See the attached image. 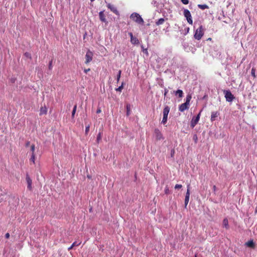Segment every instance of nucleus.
<instances>
[{"instance_id":"8fccbe9b","label":"nucleus","mask_w":257,"mask_h":257,"mask_svg":"<svg viewBox=\"0 0 257 257\" xmlns=\"http://www.w3.org/2000/svg\"><path fill=\"white\" fill-rule=\"evenodd\" d=\"M91 210H92V208H90L89 209V211H90V212H91Z\"/></svg>"},{"instance_id":"473e14b6","label":"nucleus","mask_w":257,"mask_h":257,"mask_svg":"<svg viewBox=\"0 0 257 257\" xmlns=\"http://www.w3.org/2000/svg\"><path fill=\"white\" fill-rule=\"evenodd\" d=\"M81 242H77L76 241H75L72 244V245L74 247L75 246H78L80 244Z\"/></svg>"},{"instance_id":"cd10ccee","label":"nucleus","mask_w":257,"mask_h":257,"mask_svg":"<svg viewBox=\"0 0 257 257\" xmlns=\"http://www.w3.org/2000/svg\"><path fill=\"white\" fill-rule=\"evenodd\" d=\"M251 76L253 78H255L256 77V75H255V68H252L251 69Z\"/></svg>"},{"instance_id":"a19ab883","label":"nucleus","mask_w":257,"mask_h":257,"mask_svg":"<svg viewBox=\"0 0 257 257\" xmlns=\"http://www.w3.org/2000/svg\"><path fill=\"white\" fill-rule=\"evenodd\" d=\"M193 139L195 141V142L196 143L197 141V137L196 135L194 136Z\"/></svg>"},{"instance_id":"4c0bfd02","label":"nucleus","mask_w":257,"mask_h":257,"mask_svg":"<svg viewBox=\"0 0 257 257\" xmlns=\"http://www.w3.org/2000/svg\"><path fill=\"white\" fill-rule=\"evenodd\" d=\"M168 92V90L166 88H164V96L165 97Z\"/></svg>"},{"instance_id":"5701e85b","label":"nucleus","mask_w":257,"mask_h":257,"mask_svg":"<svg viewBox=\"0 0 257 257\" xmlns=\"http://www.w3.org/2000/svg\"><path fill=\"white\" fill-rule=\"evenodd\" d=\"M124 85V83L123 82H122L121 83V84L120 86H119L118 87L115 88V91H118V92H121Z\"/></svg>"},{"instance_id":"1a4fd4ad","label":"nucleus","mask_w":257,"mask_h":257,"mask_svg":"<svg viewBox=\"0 0 257 257\" xmlns=\"http://www.w3.org/2000/svg\"><path fill=\"white\" fill-rule=\"evenodd\" d=\"M154 135L157 140H161L164 139V137L162 133L158 128L155 129Z\"/></svg>"},{"instance_id":"ddd939ff","label":"nucleus","mask_w":257,"mask_h":257,"mask_svg":"<svg viewBox=\"0 0 257 257\" xmlns=\"http://www.w3.org/2000/svg\"><path fill=\"white\" fill-rule=\"evenodd\" d=\"M99 17L100 20L101 22H104L106 24H107L108 23L105 18V16L104 14L103 11H100L99 13Z\"/></svg>"},{"instance_id":"9d476101","label":"nucleus","mask_w":257,"mask_h":257,"mask_svg":"<svg viewBox=\"0 0 257 257\" xmlns=\"http://www.w3.org/2000/svg\"><path fill=\"white\" fill-rule=\"evenodd\" d=\"M131 37V42L134 45L138 44L139 43V41L138 38L135 37H134L133 33L130 32L128 33Z\"/></svg>"},{"instance_id":"603ef678","label":"nucleus","mask_w":257,"mask_h":257,"mask_svg":"<svg viewBox=\"0 0 257 257\" xmlns=\"http://www.w3.org/2000/svg\"><path fill=\"white\" fill-rule=\"evenodd\" d=\"M189 28H188V29H186V31H189Z\"/></svg>"},{"instance_id":"2f4dec72","label":"nucleus","mask_w":257,"mask_h":257,"mask_svg":"<svg viewBox=\"0 0 257 257\" xmlns=\"http://www.w3.org/2000/svg\"><path fill=\"white\" fill-rule=\"evenodd\" d=\"M24 55L28 58H30L31 59V55L30 53H29V52H26L25 54H24Z\"/></svg>"},{"instance_id":"6e6552de","label":"nucleus","mask_w":257,"mask_h":257,"mask_svg":"<svg viewBox=\"0 0 257 257\" xmlns=\"http://www.w3.org/2000/svg\"><path fill=\"white\" fill-rule=\"evenodd\" d=\"M93 56V54L92 52H91L90 50H88L87 51L86 54L85 55L86 60H85V63L88 64L89 62H90L92 60Z\"/></svg>"},{"instance_id":"412c9836","label":"nucleus","mask_w":257,"mask_h":257,"mask_svg":"<svg viewBox=\"0 0 257 257\" xmlns=\"http://www.w3.org/2000/svg\"><path fill=\"white\" fill-rule=\"evenodd\" d=\"M198 7L201 10H205V9H208L209 8L208 6L206 4H203V5L199 4V5H198Z\"/></svg>"},{"instance_id":"6ab92c4d","label":"nucleus","mask_w":257,"mask_h":257,"mask_svg":"<svg viewBox=\"0 0 257 257\" xmlns=\"http://www.w3.org/2000/svg\"><path fill=\"white\" fill-rule=\"evenodd\" d=\"M165 22V19L164 18H160L156 21V25L159 26L162 25Z\"/></svg>"},{"instance_id":"4be33fe9","label":"nucleus","mask_w":257,"mask_h":257,"mask_svg":"<svg viewBox=\"0 0 257 257\" xmlns=\"http://www.w3.org/2000/svg\"><path fill=\"white\" fill-rule=\"evenodd\" d=\"M245 244L247 246L250 247H253L254 246V242L252 240H249V241H247V242H246Z\"/></svg>"},{"instance_id":"f257e3e1","label":"nucleus","mask_w":257,"mask_h":257,"mask_svg":"<svg viewBox=\"0 0 257 257\" xmlns=\"http://www.w3.org/2000/svg\"><path fill=\"white\" fill-rule=\"evenodd\" d=\"M191 98L192 96L191 94H188L186 96L185 102L179 105V110L180 111L183 112L189 108V103Z\"/></svg>"},{"instance_id":"a211bd4d","label":"nucleus","mask_w":257,"mask_h":257,"mask_svg":"<svg viewBox=\"0 0 257 257\" xmlns=\"http://www.w3.org/2000/svg\"><path fill=\"white\" fill-rule=\"evenodd\" d=\"M223 227L227 229L229 228L228 221L226 218L223 220Z\"/></svg>"},{"instance_id":"393cba45","label":"nucleus","mask_w":257,"mask_h":257,"mask_svg":"<svg viewBox=\"0 0 257 257\" xmlns=\"http://www.w3.org/2000/svg\"><path fill=\"white\" fill-rule=\"evenodd\" d=\"M101 140V133L99 132L97 136V138H96L97 143L98 144Z\"/></svg>"},{"instance_id":"7c9ffc66","label":"nucleus","mask_w":257,"mask_h":257,"mask_svg":"<svg viewBox=\"0 0 257 257\" xmlns=\"http://www.w3.org/2000/svg\"><path fill=\"white\" fill-rule=\"evenodd\" d=\"M35 146L34 145H32L31 147V151L32 153H35Z\"/></svg>"},{"instance_id":"49530a36","label":"nucleus","mask_w":257,"mask_h":257,"mask_svg":"<svg viewBox=\"0 0 257 257\" xmlns=\"http://www.w3.org/2000/svg\"><path fill=\"white\" fill-rule=\"evenodd\" d=\"M160 86L162 88H165L163 83H159Z\"/></svg>"},{"instance_id":"58836bf2","label":"nucleus","mask_w":257,"mask_h":257,"mask_svg":"<svg viewBox=\"0 0 257 257\" xmlns=\"http://www.w3.org/2000/svg\"><path fill=\"white\" fill-rule=\"evenodd\" d=\"M175 154V151L174 150H172L171 152V157H173Z\"/></svg>"},{"instance_id":"7ed1b4c3","label":"nucleus","mask_w":257,"mask_h":257,"mask_svg":"<svg viewBox=\"0 0 257 257\" xmlns=\"http://www.w3.org/2000/svg\"><path fill=\"white\" fill-rule=\"evenodd\" d=\"M203 35V27L202 25H200L199 27L195 30L194 37L195 39L199 40L201 39Z\"/></svg>"},{"instance_id":"f8f14e48","label":"nucleus","mask_w":257,"mask_h":257,"mask_svg":"<svg viewBox=\"0 0 257 257\" xmlns=\"http://www.w3.org/2000/svg\"><path fill=\"white\" fill-rule=\"evenodd\" d=\"M107 6L108 8L110 10V11L111 12H112L113 13H114L115 14L117 15H119L118 11H117L116 8H115L114 6L111 5L110 4H108Z\"/></svg>"},{"instance_id":"09e8293b","label":"nucleus","mask_w":257,"mask_h":257,"mask_svg":"<svg viewBox=\"0 0 257 257\" xmlns=\"http://www.w3.org/2000/svg\"><path fill=\"white\" fill-rule=\"evenodd\" d=\"M215 188H216V186H213V189H214V190H215Z\"/></svg>"},{"instance_id":"f3484780","label":"nucleus","mask_w":257,"mask_h":257,"mask_svg":"<svg viewBox=\"0 0 257 257\" xmlns=\"http://www.w3.org/2000/svg\"><path fill=\"white\" fill-rule=\"evenodd\" d=\"M175 94L176 95H178L179 98H181L183 96V92L181 89H178L177 91H175Z\"/></svg>"},{"instance_id":"dca6fc26","label":"nucleus","mask_w":257,"mask_h":257,"mask_svg":"<svg viewBox=\"0 0 257 257\" xmlns=\"http://www.w3.org/2000/svg\"><path fill=\"white\" fill-rule=\"evenodd\" d=\"M190 197V184L187 185V190L185 195V200L189 201Z\"/></svg>"},{"instance_id":"c9c22d12","label":"nucleus","mask_w":257,"mask_h":257,"mask_svg":"<svg viewBox=\"0 0 257 257\" xmlns=\"http://www.w3.org/2000/svg\"><path fill=\"white\" fill-rule=\"evenodd\" d=\"M181 1L184 5H187L189 3V0H181Z\"/></svg>"},{"instance_id":"9b49d317","label":"nucleus","mask_w":257,"mask_h":257,"mask_svg":"<svg viewBox=\"0 0 257 257\" xmlns=\"http://www.w3.org/2000/svg\"><path fill=\"white\" fill-rule=\"evenodd\" d=\"M26 181H27V183L28 184V186H27L28 189L29 190H31L32 188V179H31V178L30 177L29 175L28 174H27V175H26Z\"/></svg>"},{"instance_id":"e433bc0d","label":"nucleus","mask_w":257,"mask_h":257,"mask_svg":"<svg viewBox=\"0 0 257 257\" xmlns=\"http://www.w3.org/2000/svg\"><path fill=\"white\" fill-rule=\"evenodd\" d=\"M165 194H169V188H168L167 187H166L165 188Z\"/></svg>"},{"instance_id":"aec40b11","label":"nucleus","mask_w":257,"mask_h":257,"mask_svg":"<svg viewBox=\"0 0 257 257\" xmlns=\"http://www.w3.org/2000/svg\"><path fill=\"white\" fill-rule=\"evenodd\" d=\"M126 114L127 116H129L131 113V105L130 104H126Z\"/></svg>"},{"instance_id":"2eb2a0df","label":"nucleus","mask_w":257,"mask_h":257,"mask_svg":"<svg viewBox=\"0 0 257 257\" xmlns=\"http://www.w3.org/2000/svg\"><path fill=\"white\" fill-rule=\"evenodd\" d=\"M47 108L45 106L44 107H41L40 110V115H42L43 114H47Z\"/></svg>"},{"instance_id":"bb28decb","label":"nucleus","mask_w":257,"mask_h":257,"mask_svg":"<svg viewBox=\"0 0 257 257\" xmlns=\"http://www.w3.org/2000/svg\"><path fill=\"white\" fill-rule=\"evenodd\" d=\"M142 50L144 53L146 54L147 55H148V52L147 48H145L143 45H141Z\"/></svg>"},{"instance_id":"ea45409f","label":"nucleus","mask_w":257,"mask_h":257,"mask_svg":"<svg viewBox=\"0 0 257 257\" xmlns=\"http://www.w3.org/2000/svg\"><path fill=\"white\" fill-rule=\"evenodd\" d=\"M188 202H189V201L186 200H184L185 208H186V207L188 204Z\"/></svg>"},{"instance_id":"c03bdc74","label":"nucleus","mask_w":257,"mask_h":257,"mask_svg":"<svg viewBox=\"0 0 257 257\" xmlns=\"http://www.w3.org/2000/svg\"><path fill=\"white\" fill-rule=\"evenodd\" d=\"M30 142L29 141H28L26 143V147H28L30 145Z\"/></svg>"},{"instance_id":"4468645a","label":"nucleus","mask_w":257,"mask_h":257,"mask_svg":"<svg viewBox=\"0 0 257 257\" xmlns=\"http://www.w3.org/2000/svg\"><path fill=\"white\" fill-rule=\"evenodd\" d=\"M219 115V113L218 111H213L211 112V120L212 121H214L216 119V118Z\"/></svg>"},{"instance_id":"5fc2aeb1","label":"nucleus","mask_w":257,"mask_h":257,"mask_svg":"<svg viewBox=\"0 0 257 257\" xmlns=\"http://www.w3.org/2000/svg\"><path fill=\"white\" fill-rule=\"evenodd\" d=\"M255 213H257V210H255Z\"/></svg>"},{"instance_id":"423d86ee","label":"nucleus","mask_w":257,"mask_h":257,"mask_svg":"<svg viewBox=\"0 0 257 257\" xmlns=\"http://www.w3.org/2000/svg\"><path fill=\"white\" fill-rule=\"evenodd\" d=\"M184 16L186 18L187 22L191 25L193 24V20L192 19L190 11L187 9H184L183 11Z\"/></svg>"},{"instance_id":"72a5a7b5","label":"nucleus","mask_w":257,"mask_h":257,"mask_svg":"<svg viewBox=\"0 0 257 257\" xmlns=\"http://www.w3.org/2000/svg\"><path fill=\"white\" fill-rule=\"evenodd\" d=\"M48 68L49 70H51L52 68V60L50 61L49 63Z\"/></svg>"},{"instance_id":"0eeeda50","label":"nucleus","mask_w":257,"mask_h":257,"mask_svg":"<svg viewBox=\"0 0 257 257\" xmlns=\"http://www.w3.org/2000/svg\"><path fill=\"white\" fill-rule=\"evenodd\" d=\"M201 111L196 116H193L191 120L190 125L191 127L193 128L198 122L201 114Z\"/></svg>"},{"instance_id":"c85d7f7f","label":"nucleus","mask_w":257,"mask_h":257,"mask_svg":"<svg viewBox=\"0 0 257 257\" xmlns=\"http://www.w3.org/2000/svg\"><path fill=\"white\" fill-rule=\"evenodd\" d=\"M121 70H119L118 72V73L117 74V76H116V80H117V82H118L120 79V76H121Z\"/></svg>"},{"instance_id":"20e7f679","label":"nucleus","mask_w":257,"mask_h":257,"mask_svg":"<svg viewBox=\"0 0 257 257\" xmlns=\"http://www.w3.org/2000/svg\"><path fill=\"white\" fill-rule=\"evenodd\" d=\"M170 107L168 105L165 106L163 109V119H162V120L161 122V123H163V124H165L167 121L168 115L170 112Z\"/></svg>"},{"instance_id":"de8ad7c7","label":"nucleus","mask_w":257,"mask_h":257,"mask_svg":"<svg viewBox=\"0 0 257 257\" xmlns=\"http://www.w3.org/2000/svg\"><path fill=\"white\" fill-rule=\"evenodd\" d=\"M73 246L71 245L69 247H68V249L69 250L73 248Z\"/></svg>"},{"instance_id":"79ce46f5","label":"nucleus","mask_w":257,"mask_h":257,"mask_svg":"<svg viewBox=\"0 0 257 257\" xmlns=\"http://www.w3.org/2000/svg\"><path fill=\"white\" fill-rule=\"evenodd\" d=\"M90 70V69L89 68H88V69H85L84 70V72L85 73H87Z\"/></svg>"},{"instance_id":"37998d69","label":"nucleus","mask_w":257,"mask_h":257,"mask_svg":"<svg viewBox=\"0 0 257 257\" xmlns=\"http://www.w3.org/2000/svg\"><path fill=\"white\" fill-rule=\"evenodd\" d=\"M10 237V234L9 233H7L5 235V237L6 238H9Z\"/></svg>"},{"instance_id":"3c124183","label":"nucleus","mask_w":257,"mask_h":257,"mask_svg":"<svg viewBox=\"0 0 257 257\" xmlns=\"http://www.w3.org/2000/svg\"><path fill=\"white\" fill-rule=\"evenodd\" d=\"M211 40V38H209L208 39V40Z\"/></svg>"},{"instance_id":"864d4df0","label":"nucleus","mask_w":257,"mask_h":257,"mask_svg":"<svg viewBox=\"0 0 257 257\" xmlns=\"http://www.w3.org/2000/svg\"><path fill=\"white\" fill-rule=\"evenodd\" d=\"M189 28H188V29H186V31H189Z\"/></svg>"},{"instance_id":"39448f33","label":"nucleus","mask_w":257,"mask_h":257,"mask_svg":"<svg viewBox=\"0 0 257 257\" xmlns=\"http://www.w3.org/2000/svg\"><path fill=\"white\" fill-rule=\"evenodd\" d=\"M223 93L224 94V97L227 101L232 102L233 100V99H234L235 97L231 93V91L229 90H224L223 91Z\"/></svg>"},{"instance_id":"f03ea898","label":"nucleus","mask_w":257,"mask_h":257,"mask_svg":"<svg viewBox=\"0 0 257 257\" xmlns=\"http://www.w3.org/2000/svg\"><path fill=\"white\" fill-rule=\"evenodd\" d=\"M130 18L139 24L143 25L144 23L143 18L140 14L137 13H133L130 16Z\"/></svg>"},{"instance_id":"a18cd8bd","label":"nucleus","mask_w":257,"mask_h":257,"mask_svg":"<svg viewBox=\"0 0 257 257\" xmlns=\"http://www.w3.org/2000/svg\"><path fill=\"white\" fill-rule=\"evenodd\" d=\"M101 110L100 108H98L96 110V113H99L101 112Z\"/></svg>"},{"instance_id":"f704fd0d","label":"nucleus","mask_w":257,"mask_h":257,"mask_svg":"<svg viewBox=\"0 0 257 257\" xmlns=\"http://www.w3.org/2000/svg\"><path fill=\"white\" fill-rule=\"evenodd\" d=\"M182 186L181 184H176L175 186V189H180L182 188Z\"/></svg>"},{"instance_id":"b1692460","label":"nucleus","mask_w":257,"mask_h":257,"mask_svg":"<svg viewBox=\"0 0 257 257\" xmlns=\"http://www.w3.org/2000/svg\"><path fill=\"white\" fill-rule=\"evenodd\" d=\"M76 109H77V104H75L74 106L72 111L71 116H72V118H73L74 117V115H75V112L76 111Z\"/></svg>"},{"instance_id":"a878e982","label":"nucleus","mask_w":257,"mask_h":257,"mask_svg":"<svg viewBox=\"0 0 257 257\" xmlns=\"http://www.w3.org/2000/svg\"><path fill=\"white\" fill-rule=\"evenodd\" d=\"M30 161L35 164V153H32L31 157L30 159Z\"/></svg>"},{"instance_id":"c756f323","label":"nucleus","mask_w":257,"mask_h":257,"mask_svg":"<svg viewBox=\"0 0 257 257\" xmlns=\"http://www.w3.org/2000/svg\"><path fill=\"white\" fill-rule=\"evenodd\" d=\"M89 128H90V125L89 124H88L87 125H86L85 126V134L86 135H87L89 132Z\"/></svg>"}]
</instances>
